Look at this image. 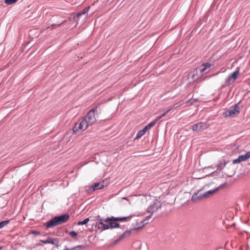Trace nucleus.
Segmentation results:
<instances>
[{
	"mask_svg": "<svg viewBox=\"0 0 250 250\" xmlns=\"http://www.w3.org/2000/svg\"><path fill=\"white\" fill-rule=\"evenodd\" d=\"M96 108L91 109L80 123H76L73 128V133L76 134L79 131H84L88 126L94 125L96 122Z\"/></svg>",
	"mask_w": 250,
	"mask_h": 250,
	"instance_id": "obj_1",
	"label": "nucleus"
},
{
	"mask_svg": "<svg viewBox=\"0 0 250 250\" xmlns=\"http://www.w3.org/2000/svg\"><path fill=\"white\" fill-rule=\"evenodd\" d=\"M135 215H130L128 217H115L112 216L111 217H107L106 218H102L100 216H96L97 222L95 226L100 229L101 231H103L108 229V227L107 224H105L104 223H108L109 221H123L127 219H130L132 216Z\"/></svg>",
	"mask_w": 250,
	"mask_h": 250,
	"instance_id": "obj_2",
	"label": "nucleus"
},
{
	"mask_svg": "<svg viewBox=\"0 0 250 250\" xmlns=\"http://www.w3.org/2000/svg\"><path fill=\"white\" fill-rule=\"evenodd\" d=\"M69 218V215L67 214L61 215L59 216H56L48 222L45 223V226L47 228H51L57 225L66 222Z\"/></svg>",
	"mask_w": 250,
	"mask_h": 250,
	"instance_id": "obj_3",
	"label": "nucleus"
},
{
	"mask_svg": "<svg viewBox=\"0 0 250 250\" xmlns=\"http://www.w3.org/2000/svg\"><path fill=\"white\" fill-rule=\"evenodd\" d=\"M209 125L206 122H199L192 126L191 129L194 131L201 132L207 129Z\"/></svg>",
	"mask_w": 250,
	"mask_h": 250,
	"instance_id": "obj_4",
	"label": "nucleus"
},
{
	"mask_svg": "<svg viewBox=\"0 0 250 250\" xmlns=\"http://www.w3.org/2000/svg\"><path fill=\"white\" fill-rule=\"evenodd\" d=\"M162 203L157 200L154 201L147 208V212L151 214L156 212L161 208Z\"/></svg>",
	"mask_w": 250,
	"mask_h": 250,
	"instance_id": "obj_5",
	"label": "nucleus"
},
{
	"mask_svg": "<svg viewBox=\"0 0 250 250\" xmlns=\"http://www.w3.org/2000/svg\"><path fill=\"white\" fill-rule=\"evenodd\" d=\"M107 187V183L104 181H101L100 182L94 184L93 185L90 187L88 189L89 192H93L96 190L101 189L104 187Z\"/></svg>",
	"mask_w": 250,
	"mask_h": 250,
	"instance_id": "obj_6",
	"label": "nucleus"
},
{
	"mask_svg": "<svg viewBox=\"0 0 250 250\" xmlns=\"http://www.w3.org/2000/svg\"><path fill=\"white\" fill-rule=\"evenodd\" d=\"M250 158V150L244 155H240L237 158L232 161L233 164L239 163L243 161H245Z\"/></svg>",
	"mask_w": 250,
	"mask_h": 250,
	"instance_id": "obj_7",
	"label": "nucleus"
},
{
	"mask_svg": "<svg viewBox=\"0 0 250 250\" xmlns=\"http://www.w3.org/2000/svg\"><path fill=\"white\" fill-rule=\"evenodd\" d=\"M239 107L237 104L231 109L229 110L226 112L225 116L226 117H234L239 113Z\"/></svg>",
	"mask_w": 250,
	"mask_h": 250,
	"instance_id": "obj_8",
	"label": "nucleus"
},
{
	"mask_svg": "<svg viewBox=\"0 0 250 250\" xmlns=\"http://www.w3.org/2000/svg\"><path fill=\"white\" fill-rule=\"evenodd\" d=\"M239 72L235 71L230 75L228 78L226 79V83L228 84L232 83L238 77Z\"/></svg>",
	"mask_w": 250,
	"mask_h": 250,
	"instance_id": "obj_9",
	"label": "nucleus"
},
{
	"mask_svg": "<svg viewBox=\"0 0 250 250\" xmlns=\"http://www.w3.org/2000/svg\"><path fill=\"white\" fill-rule=\"evenodd\" d=\"M202 189H200L197 191V192L195 193L192 196V200L194 202H197L203 198H205L204 197V194L201 193Z\"/></svg>",
	"mask_w": 250,
	"mask_h": 250,
	"instance_id": "obj_10",
	"label": "nucleus"
},
{
	"mask_svg": "<svg viewBox=\"0 0 250 250\" xmlns=\"http://www.w3.org/2000/svg\"><path fill=\"white\" fill-rule=\"evenodd\" d=\"M41 242L44 244H52L54 245H58L59 241L58 239L52 238L50 237L47 238L45 240H41Z\"/></svg>",
	"mask_w": 250,
	"mask_h": 250,
	"instance_id": "obj_11",
	"label": "nucleus"
},
{
	"mask_svg": "<svg viewBox=\"0 0 250 250\" xmlns=\"http://www.w3.org/2000/svg\"><path fill=\"white\" fill-rule=\"evenodd\" d=\"M150 217H151V215L147 216L145 220H144L141 222V224L143 223L142 225L137 226L136 227H135L134 229H132V230H138V229H141L142 228H143L145 225H146L147 223V222H145L147 220L150 219Z\"/></svg>",
	"mask_w": 250,
	"mask_h": 250,
	"instance_id": "obj_12",
	"label": "nucleus"
},
{
	"mask_svg": "<svg viewBox=\"0 0 250 250\" xmlns=\"http://www.w3.org/2000/svg\"><path fill=\"white\" fill-rule=\"evenodd\" d=\"M227 162L225 160H222L219 161V164L217 166V169L222 170L223 169L226 164H227Z\"/></svg>",
	"mask_w": 250,
	"mask_h": 250,
	"instance_id": "obj_13",
	"label": "nucleus"
},
{
	"mask_svg": "<svg viewBox=\"0 0 250 250\" xmlns=\"http://www.w3.org/2000/svg\"><path fill=\"white\" fill-rule=\"evenodd\" d=\"M89 9V7H86V8H84V9H83L81 12L78 13L77 14V15H76L77 17L78 18L82 15H84L85 16L84 18H85L88 14Z\"/></svg>",
	"mask_w": 250,
	"mask_h": 250,
	"instance_id": "obj_14",
	"label": "nucleus"
},
{
	"mask_svg": "<svg viewBox=\"0 0 250 250\" xmlns=\"http://www.w3.org/2000/svg\"><path fill=\"white\" fill-rule=\"evenodd\" d=\"M109 222L108 223H107V225L108 227V229L119 228L120 227V224L119 223L113 222L114 221Z\"/></svg>",
	"mask_w": 250,
	"mask_h": 250,
	"instance_id": "obj_15",
	"label": "nucleus"
},
{
	"mask_svg": "<svg viewBox=\"0 0 250 250\" xmlns=\"http://www.w3.org/2000/svg\"><path fill=\"white\" fill-rule=\"evenodd\" d=\"M158 121V119L156 118L153 121L151 122L148 125L146 126V129H150L152 127L155 125Z\"/></svg>",
	"mask_w": 250,
	"mask_h": 250,
	"instance_id": "obj_16",
	"label": "nucleus"
},
{
	"mask_svg": "<svg viewBox=\"0 0 250 250\" xmlns=\"http://www.w3.org/2000/svg\"><path fill=\"white\" fill-rule=\"evenodd\" d=\"M173 107H174V106H170L169 107H168V109L166 111V112H165L163 114H162L161 116H158L157 117V118L158 119V120H160L161 118H162L163 117H164V116H166V114H167V113H168L170 110H171L172 109H173Z\"/></svg>",
	"mask_w": 250,
	"mask_h": 250,
	"instance_id": "obj_17",
	"label": "nucleus"
},
{
	"mask_svg": "<svg viewBox=\"0 0 250 250\" xmlns=\"http://www.w3.org/2000/svg\"><path fill=\"white\" fill-rule=\"evenodd\" d=\"M217 189L208 190L204 193V197L207 198L208 196H209V195L214 193L216 191H217Z\"/></svg>",
	"mask_w": 250,
	"mask_h": 250,
	"instance_id": "obj_18",
	"label": "nucleus"
},
{
	"mask_svg": "<svg viewBox=\"0 0 250 250\" xmlns=\"http://www.w3.org/2000/svg\"><path fill=\"white\" fill-rule=\"evenodd\" d=\"M132 232V230H126L125 231L120 237V239H121L123 238L128 237L131 233Z\"/></svg>",
	"mask_w": 250,
	"mask_h": 250,
	"instance_id": "obj_19",
	"label": "nucleus"
},
{
	"mask_svg": "<svg viewBox=\"0 0 250 250\" xmlns=\"http://www.w3.org/2000/svg\"><path fill=\"white\" fill-rule=\"evenodd\" d=\"M89 221V219L87 218L84 219L83 221H79L78 222L77 225L79 226L87 224Z\"/></svg>",
	"mask_w": 250,
	"mask_h": 250,
	"instance_id": "obj_20",
	"label": "nucleus"
},
{
	"mask_svg": "<svg viewBox=\"0 0 250 250\" xmlns=\"http://www.w3.org/2000/svg\"><path fill=\"white\" fill-rule=\"evenodd\" d=\"M10 221L9 220H5L0 222V229L2 228L3 227L9 224Z\"/></svg>",
	"mask_w": 250,
	"mask_h": 250,
	"instance_id": "obj_21",
	"label": "nucleus"
},
{
	"mask_svg": "<svg viewBox=\"0 0 250 250\" xmlns=\"http://www.w3.org/2000/svg\"><path fill=\"white\" fill-rule=\"evenodd\" d=\"M18 0H5L4 2L7 4L11 5L16 3Z\"/></svg>",
	"mask_w": 250,
	"mask_h": 250,
	"instance_id": "obj_22",
	"label": "nucleus"
},
{
	"mask_svg": "<svg viewBox=\"0 0 250 250\" xmlns=\"http://www.w3.org/2000/svg\"><path fill=\"white\" fill-rule=\"evenodd\" d=\"M69 234L73 238L77 239V233L75 231H71L69 232Z\"/></svg>",
	"mask_w": 250,
	"mask_h": 250,
	"instance_id": "obj_23",
	"label": "nucleus"
},
{
	"mask_svg": "<svg viewBox=\"0 0 250 250\" xmlns=\"http://www.w3.org/2000/svg\"><path fill=\"white\" fill-rule=\"evenodd\" d=\"M144 130H140L139 131L136 135V138H141L142 136L144 135Z\"/></svg>",
	"mask_w": 250,
	"mask_h": 250,
	"instance_id": "obj_24",
	"label": "nucleus"
},
{
	"mask_svg": "<svg viewBox=\"0 0 250 250\" xmlns=\"http://www.w3.org/2000/svg\"><path fill=\"white\" fill-rule=\"evenodd\" d=\"M65 22H66V21H64L63 22H62L61 23H60V24H51V25H50V26H48V27H46V29L50 28H51V29H52L53 27H55V26H60L61 25L63 24V23H64Z\"/></svg>",
	"mask_w": 250,
	"mask_h": 250,
	"instance_id": "obj_25",
	"label": "nucleus"
},
{
	"mask_svg": "<svg viewBox=\"0 0 250 250\" xmlns=\"http://www.w3.org/2000/svg\"><path fill=\"white\" fill-rule=\"evenodd\" d=\"M206 69L207 68L204 66L203 64L200 67V70L201 72H204Z\"/></svg>",
	"mask_w": 250,
	"mask_h": 250,
	"instance_id": "obj_26",
	"label": "nucleus"
},
{
	"mask_svg": "<svg viewBox=\"0 0 250 250\" xmlns=\"http://www.w3.org/2000/svg\"><path fill=\"white\" fill-rule=\"evenodd\" d=\"M204 66H205L207 68H209L211 66V64L208 63H204Z\"/></svg>",
	"mask_w": 250,
	"mask_h": 250,
	"instance_id": "obj_27",
	"label": "nucleus"
},
{
	"mask_svg": "<svg viewBox=\"0 0 250 250\" xmlns=\"http://www.w3.org/2000/svg\"><path fill=\"white\" fill-rule=\"evenodd\" d=\"M82 246H78L76 247H74V248H73L72 249H67V248H66L64 249V250H74L76 248H79V247H81Z\"/></svg>",
	"mask_w": 250,
	"mask_h": 250,
	"instance_id": "obj_28",
	"label": "nucleus"
},
{
	"mask_svg": "<svg viewBox=\"0 0 250 250\" xmlns=\"http://www.w3.org/2000/svg\"><path fill=\"white\" fill-rule=\"evenodd\" d=\"M171 106H174V107H173V108H177L178 107H179V105H178V104H174L172 105Z\"/></svg>",
	"mask_w": 250,
	"mask_h": 250,
	"instance_id": "obj_29",
	"label": "nucleus"
},
{
	"mask_svg": "<svg viewBox=\"0 0 250 250\" xmlns=\"http://www.w3.org/2000/svg\"><path fill=\"white\" fill-rule=\"evenodd\" d=\"M147 130H149L148 129H146V127L143 129L142 130H144V134H145Z\"/></svg>",
	"mask_w": 250,
	"mask_h": 250,
	"instance_id": "obj_30",
	"label": "nucleus"
},
{
	"mask_svg": "<svg viewBox=\"0 0 250 250\" xmlns=\"http://www.w3.org/2000/svg\"><path fill=\"white\" fill-rule=\"evenodd\" d=\"M122 199L129 201V200L126 197H123Z\"/></svg>",
	"mask_w": 250,
	"mask_h": 250,
	"instance_id": "obj_31",
	"label": "nucleus"
}]
</instances>
